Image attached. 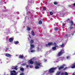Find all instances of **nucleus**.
Instances as JSON below:
<instances>
[{"label": "nucleus", "mask_w": 75, "mask_h": 75, "mask_svg": "<svg viewBox=\"0 0 75 75\" xmlns=\"http://www.w3.org/2000/svg\"><path fill=\"white\" fill-rule=\"evenodd\" d=\"M12 69H16V70H17L18 69L17 68V67L16 66L15 67H12Z\"/></svg>", "instance_id": "obj_13"}, {"label": "nucleus", "mask_w": 75, "mask_h": 75, "mask_svg": "<svg viewBox=\"0 0 75 75\" xmlns=\"http://www.w3.org/2000/svg\"><path fill=\"white\" fill-rule=\"evenodd\" d=\"M24 58V56L23 55H20L19 56V57H18L19 58Z\"/></svg>", "instance_id": "obj_11"}, {"label": "nucleus", "mask_w": 75, "mask_h": 75, "mask_svg": "<svg viewBox=\"0 0 75 75\" xmlns=\"http://www.w3.org/2000/svg\"><path fill=\"white\" fill-rule=\"evenodd\" d=\"M30 45L31 47L30 48V49L31 50H33L34 48L35 47L34 45H33L32 44H30Z\"/></svg>", "instance_id": "obj_5"}, {"label": "nucleus", "mask_w": 75, "mask_h": 75, "mask_svg": "<svg viewBox=\"0 0 75 75\" xmlns=\"http://www.w3.org/2000/svg\"><path fill=\"white\" fill-rule=\"evenodd\" d=\"M65 36H67V37H68V34H66L65 35Z\"/></svg>", "instance_id": "obj_40"}, {"label": "nucleus", "mask_w": 75, "mask_h": 75, "mask_svg": "<svg viewBox=\"0 0 75 75\" xmlns=\"http://www.w3.org/2000/svg\"><path fill=\"white\" fill-rule=\"evenodd\" d=\"M64 72H64V71H62V72L60 73V74L61 75H64Z\"/></svg>", "instance_id": "obj_18"}, {"label": "nucleus", "mask_w": 75, "mask_h": 75, "mask_svg": "<svg viewBox=\"0 0 75 75\" xmlns=\"http://www.w3.org/2000/svg\"><path fill=\"white\" fill-rule=\"evenodd\" d=\"M17 73H16V71L15 70H12L11 71V74L10 75H17Z\"/></svg>", "instance_id": "obj_4"}, {"label": "nucleus", "mask_w": 75, "mask_h": 75, "mask_svg": "<svg viewBox=\"0 0 75 75\" xmlns=\"http://www.w3.org/2000/svg\"><path fill=\"white\" fill-rule=\"evenodd\" d=\"M29 36L30 38H31V36H30V35H29Z\"/></svg>", "instance_id": "obj_46"}, {"label": "nucleus", "mask_w": 75, "mask_h": 75, "mask_svg": "<svg viewBox=\"0 0 75 75\" xmlns=\"http://www.w3.org/2000/svg\"><path fill=\"white\" fill-rule=\"evenodd\" d=\"M64 45V44L63 43L62 44V45H60V46H61V47H63Z\"/></svg>", "instance_id": "obj_32"}, {"label": "nucleus", "mask_w": 75, "mask_h": 75, "mask_svg": "<svg viewBox=\"0 0 75 75\" xmlns=\"http://www.w3.org/2000/svg\"><path fill=\"white\" fill-rule=\"evenodd\" d=\"M71 26H72V25H73V24H74V23H73V21H71Z\"/></svg>", "instance_id": "obj_28"}, {"label": "nucleus", "mask_w": 75, "mask_h": 75, "mask_svg": "<svg viewBox=\"0 0 75 75\" xmlns=\"http://www.w3.org/2000/svg\"><path fill=\"white\" fill-rule=\"evenodd\" d=\"M35 51L34 50H31L30 51L31 52H34Z\"/></svg>", "instance_id": "obj_25"}, {"label": "nucleus", "mask_w": 75, "mask_h": 75, "mask_svg": "<svg viewBox=\"0 0 75 75\" xmlns=\"http://www.w3.org/2000/svg\"><path fill=\"white\" fill-rule=\"evenodd\" d=\"M28 67H29V65H26L27 68H28Z\"/></svg>", "instance_id": "obj_39"}, {"label": "nucleus", "mask_w": 75, "mask_h": 75, "mask_svg": "<svg viewBox=\"0 0 75 75\" xmlns=\"http://www.w3.org/2000/svg\"><path fill=\"white\" fill-rule=\"evenodd\" d=\"M64 53H65L64 51V50H61V51L58 53L57 56L60 57V56L62 55V54H64Z\"/></svg>", "instance_id": "obj_2"}, {"label": "nucleus", "mask_w": 75, "mask_h": 75, "mask_svg": "<svg viewBox=\"0 0 75 75\" xmlns=\"http://www.w3.org/2000/svg\"><path fill=\"white\" fill-rule=\"evenodd\" d=\"M54 29L55 31H57V30H58V29L57 28H55Z\"/></svg>", "instance_id": "obj_20"}, {"label": "nucleus", "mask_w": 75, "mask_h": 75, "mask_svg": "<svg viewBox=\"0 0 75 75\" xmlns=\"http://www.w3.org/2000/svg\"><path fill=\"white\" fill-rule=\"evenodd\" d=\"M74 32H73V33H72L71 35H74Z\"/></svg>", "instance_id": "obj_37"}, {"label": "nucleus", "mask_w": 75, "mask_h": 75, "mask_svg": "<svg viewBox=\"0 0 75 75\" xmlns=\"http://www.w3.org/2000/svg\"><path fill=\"white\" fill-rule=\"evenodd\" d=\"M31 34L33 36H34V35H35V34H34V31H32Z\"/></svg>", "instance_id": "obj_12"}, {"label": "nucleus", "mask_w": 75, "mask_h": 75, "mask_svg": "<svg viewBox=\"0 0 75 75\" xmlns=\"http://www.w3.org/2000/svg\"><path fill=\"white\" fill-rule=\"evenodd\" d=\"M29 67H30V68H33V66H29Z\"/></svg>", "instance_id": "obj_35"}, {"label": "nucleus", "mask_w": 75, "mask_h": 75, "mask_svg": "<svg viewBox=\"0 0 75 75\" xmlns=\"http://www.w3.org/2000/svg\"><path fill=\"white\" fill-rule=\"evenodd\" d=\"M40 49V48H39V47H37V50H38V51H39V50Z\"/></svg>", "instance_id": "obj_33"}, {"label": "nucleus", "mask_w": 75, "mask_h": 75, "mask_svg": "<svg viewBox=\"0 0 75 75\" xmlns=\"http://www.w3.org/2000/svg\"><path fill=\"white\" fill-rule=\"evenodd\" d=\"M6 48V50H8V48Z\"/></svg>", "instance_id": "obj_45"}, {"label": "nucleus", "mask_w": 75, "mask_h": 75, "mask_svg": "<svg viewBox=\"0 0 75 75\" xmlns=\"http://www.w3.org/2000/svg\"><path fill=\"white\" fill-rule=\"evenodd\" d=\"M24 75V74L23 73H22L20 74V75Z\"/></svg>", "instance_id": "obj_34"}, {"label": "nucleus", "mask_w": 75, "mask_h": 75, "mask_svg": "<svg viewBox=\"0 0 75 75\" xmlns=\"http://www.w3.org/2000/svg\"><path fill=\"white\" fill-rule=\"evenodd\" d=\"M74 27H71L70 28V29H72V28H73Z\"/></svg>", "instance_id": "obj_36"}, {"label": "nucleus", "mask_w": 75, "mask_h": 75, "mask_svg": "<svg viewBox=\"0 0 75 75\" xmlns=\"http://www.w3.org/2000/svg\"><path fill=\"white\" fill-rule=\"evenodd\" d=\"M5 56H6V57H8V58L11 57V55L10 54L8 53H6Z\"/></svg>", "instance_id": "obj_6"}, {"label": "nucleus", "mask_w": 75, "mask_h": 75, "mask_svg": "<svg viewBox=\"0 0 75 75\" xmlns=\"http://www.w3.org/2000/svg\"><path fill=\"white\" fill-rule=\"evenodd\" d=\"M71 35L70 34V36H71Z\"/></svg>", "instance_id": "obj_47"}, {"label": "nucleus", "mask_w": 75, "mask_h": 75, "mask_svg": "<svg viewBox=\"0 0 75 75\" xmlns=\"http://www.w3.org/2000/svg\"><path fill=\"white\" fill-rule=\"evenodd\" d=\"M75 72H74V73H73L72 74V75H75Z\"/></svg>", "instance_id": "obj_42"}, {"label": "nucleus", "mask_w": 75, "mask_h": 75, "mask_svg": "<svg viewBox=\"0 0 75 75\" xmlns=\"http://www.w3.org/2000/svg\"><path fill=\"white\" fill-rule=\"evenodd\" d=\"M71 67V68H75V64H72Z\"/></svg>", "instance_id": "obj_9"}, {"label": "nucleus", "mask_w": 75, "mask_h": 75, "mask_svg": "<svg viewBox=\"0 0 75 75\" xmlns=\"http://www.w3.org/2000/svg\"><path fill=\"white\" fill-rule=\"evenodd\" d=\"M33 59H31L30 61V64H34V62L32 61Z\"/></svg>", "instance_id": "obj_8"}, {"label": "nucleus", "mask_w": 75, "mask_h": 75, "mask_svg": "<svg viewBox=\"0 0 75 75\" xmlns=\"http://www.w3.org/2000/svg\"><path fill=\"white\" fill-rule=\"evenodd\" d=\"M27 30H28V31H30L31 29H30V27H28Z\"/></svg>", "instance_id": "obj_23"}, {"label": "nucleus", "mask_w": 75, "mask_h": 75, "mask_svg": "<svg viewBox=\"0 0 75 75\" xmlns=\"http://www.w3.org/2000/svg\"><path fill=\"white\" fill-rule=\"evenodd\" d=\"M64 75H68V73L67 72H64Z\"/></svg>", "instance_id": "obj_26"}, {"label": "nucleus", "mask_w": 75, "mask_h": 75, "mask_svg": "<svg viewBox=\"0 0 75 75\" xmlns=\"http://www.w3.org/2000/svg\"><path fill=\"white\" fill-rule=\"evenodd\" d=\"M67 68V67H66L63 70H65V69H66Z\"/></svg>", "instance_id": "obj_38"}, {"label": "nucleus", "mask_w": 75, "mask_h": 75, "mask_svg": "<svg viewBox=\"0 0 75 75\" xmlns=\"http://www.w3.org/2000/svg\"><path fill=\"white\" fill-rule=\"evenodd\" d=\"M30 44H32L33 43H34V40H31L30 41Z\"/></svg>", "instance_id": "obj_17"}, {"label": "nucleus", "mask_w": 75, "mask_h": 75, "mask_svg": "<svg viewBox=\"0 0 75 75\" xmlns=\"http://www.w3.org/2000/svg\"><path fill=\"white\" fill-rule=\"evenodd\" d=\"M14 44L16 45L18 44H19V42L18 41H16L14 42Z\"/></svg>", "instance_id": "obj_15"}, {"label": "nucleus", "mask_w": 75, "mask_h": 75, "mask_svg": "<svg viewBox=\"0 0 75 75\" xmlns=\"http://www.w3.org/2000/svg\"><path fill=\"white\" fill-rule=\"evenodd\" d=\"M73 5L74 6V7L75 6V3L73 4Z\"/></svg>", "instance_id": "obj_44"}, {"label": "nucleus", "mask_w": 75, "mask_h": 75, "mask_svg": "<svg viewBox=\"0 0 75 75\" xmlns=\"http://www.w3.org/2000/svg\"><path fill=\"white\" fill-rule=\"evenodd\" d=\"M63 68H64V67H59L58 69H59V70H61V69H63Z\"/></svg>", "instance_id": "obj_10"}, {"label": "nucleus", "mask_w": 75, "mask_h": 75, "mask_svg": "<svg viewBox=\"0 0 75 75\" xmlns=\"http://www.w3.org/2000/svg\"><path fill=\"white\" fill-rule=\"evenodd\" d=\"M60 74H61V71H58L56 74V75H59Z\"/></svg>", "instance_id": "obj_14"}, {"label": "nucleus", "mask_w": 75, "mask_h": 75, "mask_svg": "<svg viewBox=\"0 0 75 75\" xmlns=\"http://www.w3.org/2000/svg\"><path fill=\"white\" fill-rule=\"evenodd\" d=\"M38 23H39V24H40V25L42 24V23L41 21H39Z\"/></svg>", "instance_id": "obj_19"}, {"label": "nucleus", "mask_w": 75, "mask_h": 75, "mask_svg": "<svg viewBox=\"0 0 75 75\" xmlns=\"http://www.w3.org/2000/svg\"><path fill=\"white\" fill-rule=\"evenodd\" d=\"M50 15H52V14H53V12L52 11H50Z\"/></svg>", "instance_id": "obj_29"}, {"label": "nucleus", "mask_w": 75, "mask_h": 75, "mask_svg": "<svg viewBox=\"0 0 75 75\" xmlns=\"http://www.w3.org/2000/svg\"><path fill=\"white\" fill-rule=\"evenodd\" d=\"M64 65H63V66H64Z\"/></svg>", "instance_id": "obj_48"}, {"label": "nucleus", "mask_w": 75, "mask_h": 75, "mask_svg": "<svg viewBox=\"0 0 75 75\" xmlns=\"http://www.w3.org/2000/svg\"><path fill=\"white\" fill-rule=\"evenodd\" d=\"M21 71H23L24 70V68L22 67L21 69Z\"/></svg>", "instance_id": "obj_21"}, {"label": "nucleus", "mask_w": 75, "mask_h": 75, "mask_svg": "<svg viewBox=\"0 0 75 75\" xmlns=\"http://www.w3.org/2000/svg\"><path fill=\"white\" fill-rule=\"evenodd\" d=\"M46 10V7H45L43 8V9H42V11H45V10Z\"/></svg>", "instance_id": "obj_27"}, {"label": "nucleus", "mask_w": 75, "mask_h": 75, "mask_svg": "<svg viewBox=\"0 0 75 75\" xmlns=\"http://www.w3.org/2000/svg\"><path fill=\"white\" fill-rule=\"evenodd\" d=\"M53 44V43L52 42H50L48 43V45H51Z\"/></svg>", "instance_id": "obj_16"}, {"label": "nucleus", "mask_w": 75, "mask_h": 75, "mask_svg": "<svg viewBox=\"0 0 75 75\" xmlns=\"http://www.w3.org/2000/svg\"><path fill=\"white\" fill-rule=\"evenodd\" d=\"M35 64L36 66L35 67V69H38V68H39V67H40H40H42V65L41 64H42L41 63H38L37 62H35Z\"/></svg>", "instance_id": "obj_1"}, {"label": "nucleus", "mask_w": 75, "mask_h": 75, "mask_svg": "<svg viewBox=\"0 0 75 75\" xmlns=\"http://www.w3.org/2000/svg\"><path fill=\"white\" fill-rule=\"evenodd\" d=\"M55 47H56H56H58V45H57V46L56 45V46H55Z\"/></svg>", "instance_id": "obj_41"}, {"label": "nucleus", "mask_w": 75, "mask_h": 75, "mask_svg": "<svg viewBox=\"0 0 75 75\" xmlns=\"http://www.w3.org/2000/svg\"><path fill=\"white\" fill-rule=\"evenodd\" d=\"M54 5H57L58 4V3L57 2H54Z\"/></svg>", "instance_id": "obj_22"}, {"label": "nucleus", "mask_w": 75, "mask_h": 75, "mask_svg": "<svg viewBox=\"0 0 75 75\" xmlns=\"http://www.w3.org/2000/svg\"><path fill=\"white\" fill-rule=\"evenodd\" d=\"M70 58V56H67V57H66V58L67 59H69Z\"/></svg>", "instance_id": "obj_30"}, {"label": "nucleus", "mask_w": 75, "mask_h": 75, "mask_svg": "<svg viewBox=\"0 0 75 75\" xmlns=\"http://www.w3.org/2000/svg\"><path fill=\"white\" fill-rule=\"evenodd\" d=\"M52 49L54 50H55V49H56V47H52Z\"/></svg>", "instance_id": "obj_24"}, {"label": "nucleus", "mask_w": 75, "mask_h": 75, "mask_svg": "<svg viewBox=\"0 0 75 75\" xmlns=\"http://www.w3.org/2000/svg\"><path fill=\"white\" fill-rule=\"evenodd\" d=\"M68 21H70V19L69 18H68L66 20V21H67V22Z\"/></svg>", "instance_id": "obj_31"}, {"label": "nucleus", "mask_w": 75, "mask_h": 75, "mask_svg": "<svg viewBox=\"0 0 75 75\" xmlns=\"http://www.w3.org/2000/svg\"><path fill=\"white\" fill-rule=\"evenodd\" d=\"M48 44H46V46H48Z\"/></svg>", "instance_id": "obj_43"}, {"label": "nucleus", "mask_w": 75, "mask_h": 75, "mask_svg": "<svg viewBox=\"0 0 75 75\" xmlns=\"http://www.w3.org/2000/svg\"><path fill=\"white\" fill-rule=\"evenodd\" d=\"M13 40H14L13 38H11L9 39V42H11L13 41Z\"/></svg>", "instance_id": "obj_7"}, {"label": "nucleus", "mask_w": 75, "mask_h": 75, "mask_svg": "<svg viewBox=\"0 0 75 75\" xmlns=\"http://www.w3.org/2000/svg\"><path fill=\"white\" fill-rule=\"evenodd\" d=\"M57 69V67H54V68H52L50 69L49 71L50 72V73H53V72H54V70H56V69Z\"/></svg>", "instance_id": "obj_3"}]
</instances>
